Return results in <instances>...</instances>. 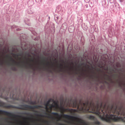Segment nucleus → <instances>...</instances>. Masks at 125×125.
<instances>
[{"instance_id":"nucleus-1","label":"nucleus","mask_w":125,"mask_h":125,"mask_svg":"<svg viewBox=\"0 0 125 125\" xmlns=\"http://www.w3.org/2000/svg\"><path fill=\"white\" fill-rule=\"evenodd\" d=\"M101 111L103 114L102 115H100V112H98L97 114L100 116L102 119L109 122H110L111 120L115 121L118 120V118L116 115L112 114L108 115L107 113V111L105 110L104 111L101 110Z\"/></svg>"},{"instance_id":"nucleus-2","label":"nucleus","mask_w":125,"mask_h":125,"mask_svg":"<svg viewBox=\"0 0 125 125\" xmlns=\"http://www.w3.org/2000/svg\"><path fill=\"white\" fill-rule=\"evenodd\" d=\"M41 106H31L26 104L21 105L18 108L20 109L29 110L30 109H31L32 111L35 112H37V111L35 110L34 109L35 108H38L39 107H41Z\"/></svg>"},{"instance_id":"nucleus-3","label":"nucleus","mask_w":125,"mask_h":125,"mask_svg":"<svg viewBox=\"0 0 125 125\" xmlns=\"http://www.w3.org/2000/svg\"><path fill=\"white\" fill-rule=\"evenodd\" d=\"M0 113H5L7 115L11 117L12 116V113L10 112L0 110Z\"/></svg>"},{"instance_id":"nucleus-4","label":"nucleus","mask_w":125,"mask_h":125,"mask_svg":"<svg viewBox=\"0 0 125 125\" xmlns=\"http://www.w3.org/2000/svg\"><path fill=\"white\" fill-rule=\"evenodd\" d=\"M63 117L65 118H68L69 120L74 118L73 116L65 114L63 115Z\"/></svg>"},{"instance_id":"nucleus-5","label":"nucleus","mask_w":125,"mask_h":125,"mask_svg":"<svg viewBox=\"0 0 125 125\" xmlns=\"http://www.w3.org/2000/svg\"><path fill=\"white\" fill-rule=\"evenodd\" d=\"M51 100V99H50V100H48L47 102L45 104V108L47 110L48 109V106H49V104Z\"/></svg>"},{"instance_id":"nucleus-6","label":"nucleus","mask_w":125,"mask_h":125,"mask_svg":"<svg viewBox=\"0 0 125 125\" xmlns=\"http://www.w3.org/2000/svg\"><path fill=\"white\" fill-rule=\"evenodd\" d=\"M73 26H70L68 29L69 31L71 32L72 31H73Z\"/></svg>"},{"instance_id":"nucleus-7","label":"nucleus","mask_w":125,"mask_h":125,"mask_svg":"<svg viewBox=\"0 0 125 125\" xmlns=\"http://www.w3.org/2000/svg\"><path fill=\"white\" fill-rule=\"evenodd\" d=\"M52 114L55 115L57 116V118H58L60 116L58 115V114L56 113L52 112Z\"/></svg>"},{"instance_id":"nucleus-8","label":"nucleus","mask_w":125,"mask_h":125,"mask_svg":"<svg viewBox=\"0 0 125 125\" xmlns=\"http://www.w3.org/2000/svg\"><path fill=\"white\" fill-rule=\"evenodd\" d=\"M52 114L55 115L57 116V118H58L60 116L58 115V114L56 113L52 112Z\"/></svg>"},{"instance_id":"nucleus-9","label":"nucleus","mask_w":125,"mask_h":125,"mask_svg":"<svg viewBox=\"0 0 125 125\" xmlns=\"http://www.w3.org/2000/svg\"><path fill=\"white\" fill-rule=\"evenodd\" d=\"M89 118L91 119L94 120L95 119V117L93 116L90 115L89 116Z\"/></svg>"},{"instance_id":"nucleus-10","label":"nucleus","mask_w":125,"mask_h":125,"mask_svg":"<svg viewBox=\"0 0 125 125\" xmlns=\"http://www.w3.org/2000/svg\"><path fill=\"white\" fill-rule=\"evenodd\" d=\"M62 26L64 27L65 29H66L67 28V25L66 23H63Z\"/></svg>"},{"instance_id":"nucleus-11","label":"nucleus","mask_w":125,"mask_h":125,"mask_svg":"<svg viewBox=\"0 0 125 125\" xmlns=\"http://www.w3.org/2000/svg\"><path fill=\"white\" fill-rule=\"evenodd\" d=\"M30 103L31 104H36V102L35 101H31L30 102Z\"/></svg>"},{"instance_id":"nucleus-12","label":"nucleus","mask_w":125,"mask_h":125,"mask_svg":"<svg viewBox=\"0 0 125 125\" xmlns=\"http://www.w3.org/2000/svg\"><path fill=\"white\" fill-rule=\"evenodd\" d=\"M55 107V105H53V104H52L51 106H50V108L51 109L52 107Z\"/></svg>"},{"instance_id":"nucleus-13","label":"nucleus","mask_w":125,"mask_h":125,"mask_svg":"<svg viewBox=\"0 0 125 125\" xmlns=\"http://www.w3.org/2000/svg\"><path fill=\"white\" fill-rule=\"evenodd\" d=\"M8 107H13V106L12 105H10L8 106Z\"/></svg>"},{"instance_id":"nucleus-14","label":"nucleus","mask_w":125,"mask_h":125,"mask_svg":"<svg viewBox=\"0 0 125 125\" xmlns=\"http://www.w3.org/2000/svg\"><path fill=\"white\" fill-rule=\"evenodd\" d=\"M96 123L99 125L100 124V122L98 121H97L96 122Z\"/></svg>"},{"instance_id":"nucleus-15","label":"nucleus","mask_w":125,"mask_h":125,"mask_svg":"<svg viewBox=\"0 0 125 125\" xmlns=\"http://www.w3.org/2000/svg\"><path fill=\"white\" fill-rule=\"evenodd\" d=\"M124 121L125 122V117H124Z\"/></svg>"},{"instance_id":"nucleus-16","label":"nucleus","mask_w":125,"mask_h":125,"mask_svg":"<svg viewBox=\"0 0 125 125\" xmlns=\"http://www.w3.org/2000/svg\"><path fill=\"white\" fill-rule=\"evenodd\" d=\"M20 29H16V30H17V31H19L20 30Z\"/></svg>"},{"instance_id":"nucleus-17","label":"nucleus","mask_w":125,"mask_h":125,"mask_svg":"<svg viewBox=\"0 0 125 125\" xmlns=\"http://www.w3.org/2000/svg\"><path fill=\"white\" fill-rule=\"evenodd\" d=\"M102 107V105L101 104L100 106V109H101V108Z\"/></svg>"},{"instance_id":"nucleus-18","label":"nucleus","mask_w":125,"mask_h":125,"mask_svg":"<svg viewBox=\"0 0 125 125\" xmlns=\"http://www.w3.org/2000/svg\"><path fill=\"white\" fill-rule=\"evenodd\" d=\"M55 105H57V103H55Z\"/></svg>"},{"instance_id":"nucleus-19","label":"nucleus","mask_w":125,"mask_h":125,"mask_svg":"<svg viewBox=\"0 0 125 125\" xmlns=\"http://www.w3.org/2000/svg\"><path fill=\"white\" fill-rule=\"evenodd\" d=\"M58 18H59V17H57V19H58Z\"/></svg>"}]
</instances>
